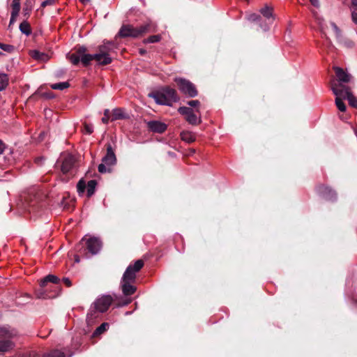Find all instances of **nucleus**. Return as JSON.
I'll use <instances>...</instances> for the list:
<instances>
[{"instance_id": "nucleus-1", "label": "nucleus", "mask_w": 357, "mask_h": 357, "mask_svg": "<svg viewBox=\"0 0 357 357\" xmlns=\"http://www.w3.org/2000/svg\"><path fill=\"white\" fill-rule=\"evenodd\" d=\"M113 302V298L110 295H102L91 304L86 316L88 324H92L98 317L99 313L106 312Z\"/></svg>"}, {"instance_id": "nucleus-2", "label": "nucleus", "mask_w": 357, "mask_h": 357, "mask_svg": "<svg viewBox=\"0 0 357 357\" xmlns=\"http://www.w3.org/2000/svg\"><path fill=\"white\" fill-rule=\"evenodd\" d=\"M149 97L153 98L157 104L167 106H171L173 102H176L179 100L176 90L169 86L150 93Z\"/></svg>"}, {"instance_id": "nucleus-3", "label": "nucleus", "mask_w": 357, "mask_h": 357, "mask_svg": "<svg viewBox=\"0 0 357 357\" xmlns=\"http://www.w3.org/2000/svg\"><path fill=\"white\" fill-rule=\"evenodd\" d=\"M17 335L14 328L9 326L0 327V352H8L14 348L15 344L11 339Z\"/></svg>"}, {"instance_id": "nucleus-4", "label": "nucleus", "mask_w": 357, "mask_h": 357, "mask_svg": "<svg viewBox=\"0 0 357 357\" xmlns=\"http://www.w3.org/2000/svg\"><path fill=\"white\" fill-rule=\"evenodd\" d=\"M149 31H154L153 25L151 23H146L138 28H135L129 24H124L121 27L118 35L121 38H137Z\"/></svg>"}, {"instance_id": "nucleus-5", "label": "nucleus", "mask_w": 357, "mask_h": 357, "mask_svg": "<svg viewBox=\"0 0 357 357\" xmlns=\"http://www.w3.org/2000/svg\"><path fill=\"white\" fill-rule=\"evenodd\" d=\"M174 82L177 84L179 91L185 96L194 98L197 96L198 91L195 85L188 79L182 77H175Z\"/></svg>"}, {"instance_id": "nucleus-6", "label": "nucleus", "mask_w": 357, "mask_h": 357, "mask_svg": "<svg viewBox=\"0 0 357 357\" xmlns=\"http://www.w3.org/2000/svg\"><path fill=\"white\" fill-rule=\"evenodd\" d=\"M116 158L110 144L107 146V154L102 158V163L98 165V172L104 174L110 172V167L116 163Z\"/></svg>"}, {"instance_id": "nucleus-7", "label": "nucleus", "mask_w": 357, "mask_h": 357, "mask_svg": "<svg viewBox=\"0 0 357 357\" xmlns=\"http://www.w3.org/2000/svg\"><path fill=\"white\" fill-rule=\"evenodd\" d=\"M80 245H85L88 252L93 255L98 254L102 247V243L98 238H88L86 236L82 238L80 241Z\"/></svg>"}, {"instance_id": "nucleus-8", "label": "nucleus", "mask_w": 357, "mask_h": 357, "mask_svg": "<svg viewBox=\"0 0 357 357\" xmlns=\"http://www.w3.org/2000/svg\"><path fill=\"white\" fill-rule=\"evenodd\" d=\"M144 266V261L142 259L137 260L133 264H130L124 272L121 280L131 281L135 282L136 274Z\"/></svg>"}, {"instance_id": "nucleus-9", "label": "nucleus", "mask_w": 357, "mask_h": 357, "mask_svg": "<svg viewBox=\"0 0 357 357\" xmlns=\"http://www.w3.org/2000/svg\"><path fill=\"white\" fill-rule=\"evenodd\" d=\"M334 70L337 77V80L332 82L331 89L333 90V85L337 84H340L342 86L341 88L342 89L349 88L344 84L349 83L351 81V75L344 71L342 68L337 66L334 67Z\"/></svg>"}, {"instance_id": "nucleus-10", "label": "nucleus", "mask_w": 357, "mask_h": 357, "mask_svg": "<svg viewBox=\"0 0 357 357\" xmlns=\"http://www.w3.org/2000/svg\"><path fill=\"white\" fill-rule=\"evenodd\" d=\"M341 87L340 84H334L333 86V93L336 96L335 105L337 109L340 112H345L347 107L342 100L346 99V98L344 93V89Z\"/></svg>"}, {"instance_id": "nucleus-11", "label": "nucleus", "mask_w": 357, "mask_h": 357, "mask_svg": "<svg viewBox=\"0 0 357 357\" xmlns=\"http://www.w3.org/2000/svg\"><path fill=\"white\" fill-rule=\"evenodd\" d=\"M59 160L61 162V170L63 174L70 172L73 168L75 162L74 156L69 153L63 154Z\"/></svg>"}, {"instance_id": "nucleus-12", "label": "nucleus", "mask_w": 357, "mask_h": 357, "mask_svg": "<svg viewBox=\"0 0 357 357\" xmlns=\"http://www.w3.org/2000/svg\"><path fill=\"white\" fill-rule=\"evenodd\" d=\"M317 192L326 199L333 201L336 199V193L334 190L325 185H319Z\"/></svg>"}, {"instance_id": "nucleus-13", "label": "nucleus", "mask_w": 357, "mask_h": 357, "mask_svg": "<svg viewBox=\"0 0 357 357\" xmlns=\"http://www.w3.org/2000/svg\"><path fill=\"white\" fill-rule=\"evenodd\" d=\"M147 127L150 130L158 133H162L167 129V125L158 121H150L147 122Z\"/></svg>"}, {"instance_id": "nucleus-14", "label": "nucleus", "mask_w": 357, "mask_h": 357, "mask_svg": "<svg viewBox=\"0 0 357 357\" xmlns=\"http://www.w3.org/2000/svg\"><path fill=\"white\" fill-rule=\"evenodd\" d=\"M135 282L131 281H127L124 280H121V287L123 291V294L125 296H130L132 295L135 291L136 287L133 285Z\"/></svg>"}, {"instance_id": "nucleus-15", "label": "nucleus", "mask_w": 357, "mask_h": 357, "mask_svg": "<svg viewBox=\"0 0 357 357\" xmlns=\"http://www.w3.org/2000/svg\"><path fill=\"white\" fill-rule=\"evenodd\" d=\"M86 48L84 47H79L77 49V53L80 54V61L84 66H88L90 62L94 60V54H85Z\"/></svg>"}, {"instance_id": "nucleus-16", "label": "nucleus", "mask_w": 357, "mask_h": 357, "mask_svg": "<svg viewBox=\"0 0 357 357\" xmlns=\"http://www.w3.org/2000/svg\"><path fill=\"white\" fill-rule=\"evenodd\" d=\"M94 60L100 65H107L112 61L110 55H106L100 52L94 54Z\"/></svg>"}, {"instance_id": "nucleus-17", "label": "nucleus", "mask_w": 357, "mask_h": 357, "mask_svg": "<svg viewBox=\"0 0 357 357\" xmlns=\"http://www.w3.org/2000/svg\"><path fill=\"white\" fill-rule=\"evenodd\" d=\"M116 48L115 44L113 42H107L105 43L103 45L99 46L98 47V52L106 54V55H110V53L113 52Z\"/></svg>"}, {"instance_id": "nucleus-18", "label": "nucleus", "mask_w": 357, "mask_h": 357, "mask_svg": "<svg viewBox=\"0 0 357 357\" xmlns=\"http://www.w3.org/2000/svg\"><path fill=\"white\" fill-rule=\"evenodd\" d=\"M343 89L345 98L348 100L350 106L357 108V98L352 94L351 88H344Z\"/></svg>"}, {"instance_id": "nucleus-19", "label": "nucleus", "mask_w": 357, "mask_h": 357, "mask_svg": "<svg viewBox=\"0 0 357 357\" xmlns=\"http://www.w3.org/2000/svg\"><path fill=\"white\" fill-rule=\"evenodd\" d=\"M259 11L271 23L273 22L274 17L273 16V8L271 7L266 5L264 8H261Z\"/></svg>"}, {"instance_id": "nucleus-20", "label": "nucleus", "mask_w": 357, "mask_h": 357, "mask_svg": "<svg viewBox=\"0 0 357 357\" xmlns=\"http://www.w3.org/2000/svg\"><path fill=\"white\" fill-rule=\"evenodd\" d=\"M128 118V115L124 112L121 108H116L112 110L111 121H114L119 119H123Z\"/></svg>"}, {"instance_id": "nucleus-21", "label": "nucleus", "mask_w": 357, "mask_h": 357, "mask_svg": "<svg viewBox=\"0 0 357 357\" xmlns=\"http://www.w3.org/2000/svg\"><path fill=\"white\" fill-rule=\"evenodd\" d=\"M59 281L60 279L57 276L54 275H48L45 278H44L43 280L40 282V287L42 288L45 287L47 282L58 284Z\"/></svg>"}, {"instance_id": "nucleus-22", "label": "nucleus", "mask_w": 357, "mask_h": 357, "mask_svg": "<svg viewBox=\"0 0 357 357\" xmlns=\"http://www.w3.org/2000/svg\"><path fill=\"white\" fill-rule=\"evenodd\" d=\"M181 139L188 143H192L195 141V134L190 131H183L181 133Z\"/></svg>"}, {"instance_id": "nucleus-23", "label": "nucleus", "mask_w": 357, "mask_h": 357, "mask_svg": "<svg viewBox=\"0 0 357 357\" xmlns=\"http://www.w3.org/2000/svg\"><path fill=\"white\" fill-rule=\"evenodd\" d=\"M185 120L193 126L199 125L202 122L201 117L197 116L194 112L185 117Z\"/></svg>"}, {"instance_id": "nucleus-24", "label": "nucleus", "mask_w": 357, "mask_h": 357, "mask_svg": "<svg viewBox=\"0 0 357 357\" xmlns=\"http://www.w3.org/2000/svg\"><path fill=\"white\" fill-rule=\"evenodd\" d=\"M96 185L97 182L95 180H91L86 184L87 196L89 197H90L94 194Z\"/></svg>"}, {"instance_id": "nucleus-25", "label": "nucleus", "mask_w": 357, "mask_h": 357, "mask_svg": "<svg viewBox=\"0 0 357 357\" xmlns=\"http://www.w3.org/2000/svg\"><path fill=\"white\" fill-rule=\"evenodd\" d=\"M20 31L26 36H29L31 33V29L29 23L27 21H23L20 24Z\"/></svg>"}, {"instance_id": "nucleus-26", "label": "nucleus", "mask_w": 357, "mask_h": 357, "mask_svg": "<svg viewBox=\"0 0 357 357\" xmlns=\"http://www.w3.org/2000/svg\"><path fill=\"white\" fill-rule=\"evenodd\" d=\"M67 58L69 59V61L74 65H77L80 61L81 56L79 54L77 53V50L75 53L69 54L67 55Z\"/></svg>"}, {"instance_id": "nucleus-27", "label": "nucleus", "mask_w": 357, "mask_h": 357, "mask_svg": "<svg viewBox=\"0 0 357 357\" xmlns=\"http://www.w3.org/2000/svg\"><path fill=\"white\" fill-rule=\"evenodd\" d=\"M8 84V78L6 74L0 73V91H3Z\"/></svg>"}, {"instance_id": "nucleus-28", "label": "nucleus", "mask_w": 357, "mask_h": 357, "mask_svg": "<svg viewBox=\"0 0 357 357\" xmlns=\"http://www.w3.org/2000/svg\"><path fill=\"white\" fill-rule=\"evenodd\" d=\"M43 357H66L64 353L60 350L54 349L50 353L45 354Z\"/></svg>"}, {"instance_id": "nucleus-29", "label": "nucleus", "mask_w": 357, "mask_h": 357, "mask_svg": "<svg viewBox=\"0 0 357 357\" xmlns=\"http://www.w3.org/2000/svg\"><path fill=\"white\" fill-rule=\"evenodd\" d=\"M69 83L67 82H59L51 85V88L55 90H63L69 87Z\"/></svg>"}, {"instance_id": "nucleus-30", "label": "nucleus", "mask_w": 357, "mask_h": 357, "mask_svg": "<svg viewBox=\"0 0 357 357\" xmlns=\"http://www.w3.org/2000/svg\"><path fill=\"white\" fill-rule=\"evenodd\" d=\"M109 328V324L107 323H102L100 326H98L93 333V335H98L106 331Z\"/></svg>"}, {"instance_id": "nucleus-31", "label": "nucleus", "mask_w": 357, "mask_h": 357, "mask_svg": "<svg viewBox=\"0 0 357 357\" xmlns=\"http://www.w3.org/2000/svg\"><path fill=\"white\" fill-rule=\"evenodd\" d=\"M178 111L181 114L184 115L185 117H188L193 112L192 109L188 107H180Z\"/></svg>"}, {"instance_id": "nucleus-32", "label": "nucleus", "mask_w": 357, "mask_h": 357, "mask_svg": "<svg viewBox=\"0 0 357 357\" xmlns=\"http://www.w3.org/2000/svg\"><path fill=\"white\" fill-rule=\"evenodd\" d=\"M11 7H12L11 14H13L14 15H18L20 10V3L13 1Z\"/></svg>"}, {"instance_id": "nucleus-33", "label": "nucleus", "mask_w": 357, "mask_h": 357, "mask_svg": "<svg viewBox=\"0 0 357 357\" xmlns=\"http://www.w3.org/2000/svg\"><path fill=\"white\" fill-rule=\"evenodd\" d=\"M77 192L79 194H82L85 189H86V185L83 180H80L77 185Z\"/></svg>"}, {"instance_id": "nucleus-34", "label": "nucleus", "mask_w": 357, "mask_h": 357, "mask_svg": "<svg viewBox=\"0 0 357 357\" xmlns=\"http://www.w3.org/2000/svg\"><path fill=\"white\" fill-rule=\"evenodd\" d=\"M160 36L159 35H154L149 37L144 40V43H153L160 41Z\"/></svg>"}, {"instance_id": "nucleus-35", "label": "nucleus", "mask_w": 357, "mask_h": 357, "mask_svg": "<svg viewBox=\"0 0 357 357\" xmlns=\"http://www.w3.org/2000/svg\"><path fill=\"white\" fill-rule=\"evenodd\" d=\"M0 48L7 52H10L14 50V47L10 45L0 43Z\"/></svg>"}, {"instance_id": "nucleus-36", "label": "nucleus", "mask_w": 357, "mask_h": 357, "mask_svg": "<svg viewBox=\"0 0 357 357\" xmlns=\"http://www.w3.org/2000/svg\"><path fill=\"white\" fill-rule=\"evenodd\" d=\"M248 19L251 22H259L261 16L257 13H252L248 16Z\"/></svg>"}, {"instance_id": "nucleus-37", "label": "nucleus", "mask_w": 357, "mask_h": 357, "mask_svg": "<svg viewBox=\"0 0 357 357\" xmlns=\"http://www.w3.org/2000/svg\"><path fill=\"white\" fill-rule=\"evenodd\" d=\"M36 296L38 298H50L52 296L47 295L43 290H39L36 292Z\"/></svg>"}, {"instance_id": "nucleus-38", "label": "nucleus", "mask_w": 357, "mask_h": 357, "mask_svg": "<svg viewBox=\"0 0 357 357\" xmlns=\"http://www.w3.org/2000/svg\"><path fill=\"white\" fill-rule=\"evenodd\" d=\"M109 114L110 112L108 109H105L104 111V116L102 118V122L103 123H107L109 119Z\"/></svg>"}, {"instance_id": "nucleus-39", "label": "nucleus", "mask_w": 357, "mask_h": 357, "mask_svg": "<svg viewBox=\"0 0 357 357\" xmlns=\"http://www.w3.org/2000/svg\"><path fill=\"white\" fill-rule=\"evenodd\" d=\"M331 25L334 32L335 33L336 36L340 37L341 35L340 29L337 27V26L334 22H331Z\"/></svg>"}, {"instance_id": "nucleus-40", "label": "nucleus", "mask_w": 357, "mask_h": 357, "mask_svg": "<svg viewBox=\"0 0 357 357\" xmlns=\"http://www.w3.org/2000/svg\"><path fill=\"white\" fill-rule=\"evenodd\" d=\"M46 56V55L43 53H40V52H34L33 54V57L36 59L43 60V57Z\"/></svg>"}, {"instance_id": "nucleus-41", "label": "nucleus", "mask_w": 357, "mask_h": 357, "mask_svg": "<svg viewBox=\"0 0 357 357\" xmlns=\"http://www.w3.org/2000/svg\"><path fill=\"white\" fill-rule=\"evenodd\" d=\"M56 2V0H45L41 3V7L45 8L47 6H52Z\"/></svg>"}, {"instance_id": "nucleus-42", "label": "nucleus", "mask_w": 357, "mask_h": 357, "mask_svg": "<svg viewBox=\"0 0 357 357\" xmlns=\"http://www.w3.org/2000/svg\"><path fill=\"white\" fill-rule=\"evenodd\" d=\"M22 357H40L36 351H32L26 354H24Z\"/></svg>"}, {"instance_id": "nucleus-43", "label": "nucleus", "mask_w": 357, "mask_h": 357, "mask_svg": "<svg viewBox=\"0 0 357 357\" xmlns=\"http://www.w3.org/2000/svg\"><path fill=\"white\" fill-rule=\"evenodd\" d=\"M188 105L190 107H197L200 105V102L197 100H190L188 102Z\"/></svg>"}, {"instance_id": "nucleus-44", "label": "nucleus", "mask_w": 357, "mask_h": 357, "mask_svg": "<svg viewBox=\"0 0 357 357\" xmlns=\"http://www.w3.org/2000/svg\"><path fill=\"white\" fill-rule=\"evenodd\" d=\"M84 128H85L86 132L88 134H91L93 131V126L91 125L86 124L84 126Z\"/></svg>"}, {"instance_id": "nucleus-45", "label": "nucleus", "mask_w": 357, "mask_h": 357, "mask_svg": "<svg viewBox=\"0 0 357 357\" xmlns=\"http://www.w3.org/2000/svg\"><path fill=\"white\" fill-rule=\"evenodd\" d=\"M18 15H14L13 14H11L10 20L9 22L8 27L10 28L12 24H13L15 22L16 18Z\"/></svg>"}, {"instance_id": "nucleus-46", "label": "nucleus", "mask_w": 357, "mask_h": 357, "mask_svg": "<svg viewBox=\"0 0 357 357\" xmlns=\"http://www.w3.org/2000/svg\"><path fill=\"white\" fill-rule=\"evenodd\" d=\"M63 282L68 287L72 286L71 281L70 280V279L68 278H63Z\"/></svg>"}, {"instance_id": "nucleus-47", "label": "nucleus", "mask_w": 357, "mask_h": 357, "mask_svg": "<svg viewBox=\"0 0 357 357\" xmlns=\"http://www.w3.org/2000/svg\"><path fill=\"white\" fill-rule=\"evenodd\" d=\"M351 17H352V20L353 22L357 24V12L356 11H353L352 13H351Z\"/></svg>"}, {"instance_id": "nucleus-48", "label": "nucleus", "mask_w": 357, "mask_h": 357, "mask_svg": "<svg viewBox=\"0 0 357 357\" xmlns=\"http://www.w3.org/2000/svg\"><path fill=\"white\" fill-rule=\"evenodd\" d=\"M310 1L314 7H319V0H310Z\"/></svg>"}, {"instance_id": "nucleus-49", "label": "nucleus", "mask_w": 357, "mask_h": 357, "mask_svg": "<svg viewBox=\"0 0 357 357\" xmlns=\"http://www.w3.org/2000/svg\"><path fill=\"white\" fill-rule=\"evenodd\" d=\"M6 146L4 143L0 139V155L3 153Z\"/></svg>"}, {"instance_id": "nucleus-50", "label": "nucleus", "mask_w": 357, "mask_h": 357, "mask_svg": "<svg viewBox=\"0 0 357 357\" xmlns=\"http://www.w3.org/2000/svg\"><path fill=\"white\" fill-rule=\"evenodd\" d=\"M260 26L262 29H264V31H267L268 29V26L267 25H262V24H260Z\"/></svg>"}, {"instance_id": "nucleus-51", "label": "nucleus", "mask_w": 357, "mask_h": 357, "mask_svg": "<svg viewBox=\"0 0 357 357\" xmlns=\"http://www.w3.org/2000/svg\"><path fill=\"white\" fill-rule=\"evenodd\" d=\"M351 3H352V6H357V0H352Z\"/></svg>"}, {"instance_id": "nucleus-52", "label": "nucleus", "mask_w": 357, "mask_h": 357, "mask_svg": "<svg viewBox=\"0 0 357 357\" xmlns=\"http://www.w3.org/2000/svg\"><path fill=\"white\" fill-rule=\"evenodd\" d=\"M139 53H140L141 54H144L146 53V50L141 49V50H139Z\"/></svg>"}, {"instance_id": "nucleus-53", "label": "nucleus", "mask_w": 357, "mask_h": 357, "mask_svg": "<svg viewBox=\"0 0 357 357\" xmlns=\"http://www.w3.org/2000/svg\"><path fill=\"white\" fill-rule=\"evenodd\" d=\"M82 3H86V2L89 1V0H79Z\"/></svg>"}, {"instance_id": "nucleus-54", "label": "nucleus", "mask_w": 357, "mask_h": 357, "mask_svg": "<svg viewBox=\"0 0 357 357\" xmlns=\"http://www.w3.org/2000/svg\"><path fill=\"white\" fill-rule=\"evenodd\" d=\"M75 261H76V262H79V259L78 257H76V259H75Z\"/></svg>"}, {"instance_id": "nucleus-55", "label": "nucleus", "mask_w": 357, "mask_h": 357, "mask_svg": "<svg viewBox=\"0 0 357 357\" xmlns=\"http://www.w3.org/2000/svg\"><path fill=\"white\" fill-rule=\"evenodd\" d=\"M13 1L20 2V0H13Z\"/></svg>"}, {"instance_id": "nucleus-56", "label": "nucleus", "mask_w": 357, "mask_h": 357, "mask_svg": "<svg viewBox=\"0 0 357 357\" xmlns=\"http://www.w3.org/2000/svg\"><path fill=\"white\" fill-rule=\"evenodd\" d=\"M40 160H43V158H40ZM37 161H39V159H38Z\"/></svg>"}, {"instance_id": "nucleus-57", "label": "nucleus", "mask_w": 357, "mask_h": 357, "mask_svg": "<svg viewBox=\"0 0 357 357\" xmlns=\"http://www.w3.org/2000/svg\"><path fill=\"white\" fill-rule=\"evenodd\" d=\"M0 54H1V52H0Z\"/></svg>"}]
</instances>
